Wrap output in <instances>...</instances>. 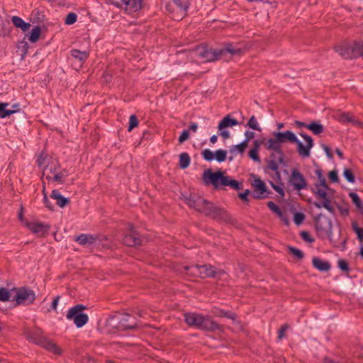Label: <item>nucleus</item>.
<instances>
[{"label":"nucleus","mask_w":363,"mask_h":363,"mask_svg":"<svg viewBox=\"0 0 363 363\" xmlns=\"http://www.w3.org/2000/svg\"><path fill=\"white\" fill-rule=\"evenodd\" d=\"M306 218V216L302 212H295L294 214V222L296 225L302 224Z\"/></svg>","instance_id":"obj_46"},{"label":"nucleus","mask_w":363,"mask_h":363,"mask_svg":"<svg viewBox=\"0 0 363 363\" xmlns=\"http://www.w3.org/2000/svg\"><path fill=\"white\" fill-rule=\"evenodd\" d=\"M207 201V199L196 194H191L189 197L185 198V203L190 208H194L200 213H201V210L204 208Z\"/></svg>","instance_id":"obj_21"},{"label":"nucleus","mask_w":363,"mask_h":363,"mask_svg":"<svg viewBox=\"0 0 363 363\" xmlns=\"http://www.w3.org/2000/svg\"><path fill=\"white\" fill-rule=\"evenodd\" d=\"M9 106L7 102H0V118L9 117L11 115L17 113V110H10L6 108Z\"/></svg>","instance_id":"obj_36"},{"label":"nucleus","mask_w":363,"mask_h":363,"mask_svg":"<svg viewBox=\"0 0 363 363\" xmlns=\"http://www.w3.org/2000/svg\"><path fill=\"white\" fill-rule=\"evenodd\" d=\"M353 60L362 57L363 59V40L352 41Z\"/></svg>","instance_id":"obj_30"},{"label":"nucleus","mask_w":363,"mask_h":363,"mask_svg":"<svg viewBox=\"0 0 363 363\" xmlns=\"http://www.w3.org/2000/svg\"><path fill=\"white\" fill-rule=\"evenodd\" d=\"M279 218L282 221V223L285 225H286V226L289 225L290 221H289L287 214L285 212H284L283 214H281V216H280L279 217Z\"/></svg>","instance_id":"obj_64"},{"label":"nucleus","mask_w":363,"mask_h":363,"mask_svg":"<svg viewBox=\"0 0 363 363\" xmlns=\"http://www.w3.org/2000/svg\"><path fill=\"white\" fill-rule=\"evenodd\" d=\"M238 124L239 123L235 118H233L230 114H228L219 122L218 129L221 130L232 128Z\"/></svg>","instance_id":"obj_29"},{"label":"nucleus","mask_w":363,"mask_h":363,"mask_svg":"<svg viewBox=\"0 0 363 363\" xmlns=\"http://www.w3.org/2000/svg\"><path fill=\"white\" fill-rule=\"evenodd\" d=\"M328 176V179H330V181L331 182L337 183L339 182V177H338V174H337V170L334 169V170L330 171Z\"/></svg>","instance_id":"obj_56"},{"label":"nucleus","mask_w":363,"mask_h":363,"mask_svg":"<svg viewBox=\"0 0 363 363\" xmlns=\"http://www.w3.org/2000/svg\"><path fill=\"white\" fill-rule=\"evenodd\" d=\"M10 291L5 287H0V301L6 302L11 301Z\"/></svg>","instance_id":"obj_44"},{"label":"nucleus","mask_w":363,"mask_h":363,"mask_svg":"<svg viewBox=\"0 0 363 363\" xmlns=\"http://www.w3.org/2000/svg\"><path fill=\"white\" fill-rule=\"evenodd\" d=\"M13 26L17 28H21L22 31L26 32L30 28L29 23L25 22L21 17L14 16L11 18Z\"/></svg>","instance_id":"obj_31"},{"label":"nucleus","mask_w":363,"mask_h":363,"mask_svg":"<svg viewBox=\"0 0 363 363\" xmlns=\"http://www.w3.org/2000/svg\"><path fill=\"white\" fill-rule=\"evenodd\" d=\"M308 130L318 135L324 131V126L318 121H312L308 123Z\"/></svg>","instance_id":"obj_35"},{"label":"nucleus","mask_w":363,"mask_h":363,"mask_svg":"<svg viewBox=\"0 0 363 363\" xmlns=\"http://www.w3.org/2000/svg\"><path fill=\"white\" fill-rule=\"evenodd\" d=\"M352 42L345 41L334 47V50L345 60H353Z\"/></svg>","instance_id":"obj_20"},{"label":"nucleus","mask_w":363,"mask_h":363,"mask_svg":"<svg viewBox=\"0 0 363 363\" xmlns=\"http://www.w3.org/2000/svg\"><path fill=\"white\" fill-rule=\"evenodd\" d=\"M1 28H0V37L9 35L13 27L11 26L10 20L9 18H5L4 20H1Z\"/></svg>","instance_id":"obj_33"},{"label":"nucleus","mask_w":363,"mask_h":363,"mask_svg":"<svg viewBox=\"0 0 363 363\" xmlns=\"http://www.w3.org/2000/svg\"><path fill=\"white\" fill-rule=\"evenodd\" d=\"M299 135L305 140L304 145L291 130L275 131L272 133L274 138H270L267 140L265 147L267 150H273L278 153V162L286 164L285 155L281 148V144L290 143L296 145L298 153L303 158L308 157L311 155V150L314 145V141L311 136L306 133L301 132Z\"/></svg>","instance_id":"obj_1"},{"label":"nucleus","mask_w":363,"mask_h":363,"mask_svg":"<svg viewBox=\"0 0 363 363\" xmlns=\"http://www.w3.org/2000/svg\"><path fill=\"white\" fill-rule=\"evenodd\" d=\"M201 155L207 162L216 160L218 162H223L227 159V151L223 149H218L213 152L209 149H205L202 150Z\"/></svg>","instance_id":"obj_19"},{"label":"nucleus","mask_w":363,"mask_h":363,"mask_svg":"<svg viewBox=\"0 0 363 363\" xmlns=\"http://www.w3.org/2000/svg\"><path fill=\"white\" fill-rule=\"evenodd\" d=\"M77 20V15L74 12H69L65 18V23L66 25H72Z\"/></svg>","instance_id":"obj_49"},{"label":"nucleus","mask_w":363,"mask_h":363,"mask_svg":"<svg viewBox=\"0 0 363 363\" xmlns=\"http://www.w3.org/2000/svg\"><path fill=\"white\" fill-rule=\"evenodd\" d=\"M307 189L308 183L304 175L297 168H292L287 181V191H300Z\"/></svg>","instance_id":"obj_10"},{"label":"nucleus","mask_w":363,"mask_h":363,"mask_svg":"<svg viewBox=\"0 0 363 363\" xmlns=\"http://www.w3.org/2000/svg\"><path fill=\"white\" fill-rule=\"evenodd\" d=\"M67 176V174H64L62 172H57L55 173V174L54 175V177H50L49 175H47L45 177L46 179L48 181H54V182H56L59 184H64L65 183V178Z\"/></svg>","instance_id":"obj_38"},{"label":"nucleus","mask_w":363,"mask_h":363,"mask_svg":"<svg viewBox=\"0 0 363 363\" xmlns=\"http://www.w3.org/2000/svg\"><path fill=\"white\" fill-rule=\"evenodd\" d=\"M251 177L254 178L252 186L254 188L252 197L255 199H264L269 197L272 191L267 189V186L264 181H262L257 175L252 174Z\"/></svg>","instance_id":"obj_13"},{"label":"nucleus","mask_w":363,"mask_h":363,"mask_svg":"<svg viewBox=\"0 0 363 363\" xmlns=\"http://www.w3.org/2000/svg\"><path fill=\"white\" fill-rule=\"evenodd\" d=\"M143 0H119L111 1V4L118 8H122L125 6V11L129 13H133L141 9Z\"/></svg>","instance_id":"obj_17"},{"label":"nucleus","mask_w":363,"mask_h":363,"mask_svg":"<svg viewBox=\"0 0 363 363\" xmlns=\"http://www.w3.org/2000/svg\"><path fill=\"white\" fill-rule=\"evenodd\" d=\"M47 159V155L45 154L44 152H42L37 158V160H36V163L38 164V167H42L44 163H45V160Z\"/></svg>","instance_id":"obj_58"},{"label":"nucleus","mask_w":363,"mask_h":363,"mask_svg":"<svg viewBox=\"0 0 363 363\" xmlns=\"http://www.w3.org/2000/svg\"><path fill=\"white\" fill-rule=\"evenodd\" d=\"M264 139L262 140H255L253 141V147L251 148L255 150H259L261 145L264 144Z\"/></svg>","instance_id":"obj_63"},{"label":"nucleus","mask_w":363,"mask_h":363,"mask_svg":"<svg viewBox=\"0 0 363 363\" xmlns=\"http://www.w3.org/2000/svg\"><path fill=\"white\" fill-rule=\"evenodd\" d=\"M179 166L182 169H186L191 162V158L187 152H182L179 156Z\"/></svg>","instance_id":"obj_37"},{"label":"nucleus","mask_w":363,"mask_h":363,"mask_svg":"<svg viewBox=\"0 0 363 363\" xmlns=\"http://www.w3.org/2000/svg\"><path fill=\"white\" fill-rule=\"evenodd\" d=\"M213 315L218 318H226L233 320V323L236 321L237 314L232 311H225L219 308H214L212 311Z\"/></svg>","instance_id":"obj_26"},{"label":"nucleus","mask_w":363,"mask_h":363,"mask_svg":"<svg viewBox=\"0 0 363 363\" xmlns=\"http://www.w3.org/2000/svg\"><path fill=\"white\" fill-rule=\"evenodd\" d=\"M74 240L83 246H91L96 244L99 240L98 235L92 234H80L75 237Z\"/></svg>","instance_id":"obj_22"},{"label":"nucleus","mask_w":363,"mask_h":363,"mask_svg":"<svg viewBox=\"0 0 363 363\" xmlns=\"http://www.w3.org/2000/svg\"><path fill=\"white\" fill-rule=\"evenodd\" d=\"M43 203L45 204V206L48 208L50 211H53L55 210L54 206L52 204V203L50 201L47 194H45V196H43Z\"/></svg>","instance_id":"obj_57"},{"label":"nucleus","mask_w":363,"mask_h":363,"mask_svg":"<svg viewBox=\"0 0 363 363\" xmlns=\"http://www.w3.org/2000/svg\"><path fill=\"white\" fill-rule=\"evenodd\" d=\"M216 61L224 59L228 60V55L230 57L242 56L245 52V48L239 44L233 43H224L223 47L220 48L213 49Z\"/></svg>","instance_id":"obj_8"},{"label":"nucleus","mask_w":363,"mask_h":363,"mask_svg":"<svg viewBox=\"0 0 363 363\" xmlns=\"http://www.w3.org/2000/svg\"><path fill=\"white\" fill-rule=\"evenodd\" d=\"M202 180L206 186L212 185L216 190H223L226 186L235 190H241L243 187L242 182L233 179L221 169L215 172L211 169H206L202 174Z\"/></svg>","instance_id":"obj_2"},{"label":"nucleus","mask_w":363,"mask_h":363,"mask_svg":"<svg viewBox=\"0 0 363 363\" xmlns=\"http://www.w3.org/2000/svg\"><path fill=\"white\" fill-rule=\"evenodd\" d=\"M50 197L52 199L56 200L57 205L62 208L71 203V201L69 198L62 196L57 189H54L52 191L50 194Z\"/></svg>","instance_id":"obj_25"},{"label":"nucleus","mask_w":363,"mask_h":363,"mask_svg":"<svg viewBox=\"0 0 363 363\" xmlns=\"http://www.w3.org/2000/svg\"><path fill=\"white\" fill-rule=\"evenodd\" d=\"M322 148L323 149L324 152H325V155L328 159H333V154L331 151L330 147L325 144H322Z\"/></svg>","instance_id":"obj_60"},{"label":"nucleus","mask_w":363,"mask_h":363,"mask_svg":"<svg viewBox=\"0 0 363 363\" xmlns=\"http://www.w3.org/2000/svg\"><path fill=\"white\" fill-rule=\"evenodd\" d=\"M269 183L271 187L279 194L281 197H284L285 196L284 191V183H277L275 184L272 181H269Z\"/></svg>","instance_id":"obj_40"},{"label":"nucleus","mask_w":363,"mask_h":363,"mask_svg":"<svg viewBox=\"0 0 363 363\" xmlns=\"http://www.w3.org/2000/svg\"><path fill=\"white\" fill-rule=\"evenodd\" d=\"M338 268L346 273H348L350 271V267L347 261L345 259H339L337 262Z\"/></svg>","instance_id":"obj_50"},{"label":"nucleus","mask_w":363,"mask_h":363,"mask_svg":"<svg viewBox=\"0 0 363 363\" xmlns=\"http://www.w3.org/2000/svg\"><path fill=\"white\" fill-rule=\"evenodd\" d=\"M201 213L214 220L222 222L225 224L234 225L238 223L237 220L233 217L225 208L222 206H217L209 201H207L204 208L201 210Z\"/></svg>","instance_id":"obj_7"},{"label":"nucleus","mask_w":363,"mask_h":363,"mask_svg":"<svg viewBox=\"0 0 363 363\" xmlns=\"http://www.w3.org/2000/svg\"><path fill=\"white\" fill-rule=\"evenodd\" d=\"M250 193H251V191L250 189H245L243 192L238 194V197L243 202L248 203L249 201H250L248 196L250 194Z\"/></svg>","instance_id":"obj_55"},{"label":"nucleus","mask_w":363,"mask_h":363,"mask_svg":"<svg viewBox=\"0 0 363 363\" xmlns=\"http://www.w3.org/2000/svg\"><path fill=\"white\" fill-rule=\"evenodd\" d=\"M311 192L315 195V197L322 200V202L315 201L313 206L318 208H324L330 213H335V209L331 204V198L329 196V192H327L320 189H311Z\"/></svg>","instance_id":"obj_12"},{"label":"nucleus","mask_w":363,"mask_h":363,"mask_svg":"<svg viewBox=\"0 0 363 363\" xmlns=\"http://www.w3.org/2000/svg\"><path fill=\"white\" fill-rule=\"evenodd\" d=\"M25 338L30 342L40 346L46 336L44 335V331L38 327L33 330L26 328L23 333Z\"/></svg>","instance_id":"obj_16"},{"label":"nucleus","mask_w":363,"mask_h":363,"mask_svg":"<svg viewBox=\"0 0 363 363\" xmlns=\"http://www.w3.org/2000/svg\"><path fill=\"white\" fill-rule=\"evenodd\" d=\"M247 125L252 129V130H258V131H261V128H259V125H258V123L257 121V119L255 118V116H252L248 122H247Z\"/></svg>","instance_id":"obj_47"},{"label":"nucleus","mask_w":363,"mask_h":363,"mask_svg":"<svg viewBox=\"0 0 363 363\" xmlns=\"http://www.w3.org/2000/svg\"><path fill=\"white\" fill-rule=\"evenodd\" d=\"M338 121L342 124L352 123L354 126L363 128V122L357 120L354 116L349 112H343L340 114Z\"/></svg>","instance_id":"obj_23"},{"label":"nucleus","mask_w":363,"mask_h":363,"mask_svg":"<svg viewBox=\"0 0 363 363\" xmlns=\"http://www.w3.org/2000/svg\"><path fill=\"white\" fill-rule=\"evenodd\" d=\"M138 119L135 115H131L129 118L128 130L130 132L138 125Z\"/></svg>","instance_id":"obj_51"},{"label":"nucleus","mask_w":363,"mask_h":363,"mask_svg":"<svg viewBox=\"0 0 363 363\" xmlns=\"http://www.w3.org/2000/svg\"><path fill=\"white\" fill-rule=\"evenodd\" d=\"M123 243L128 247H137L142 245L141 235L133 225H129L128 231L123 236Z\"/></svg>","instance_id":"obj_15"},{"label":"nucleus","mask_w":363,"mask_h":363,"mask_svg":"<svg viewBox=\"0 0 363 363\" xmlns=\"http://www.w3.org/2000/svg\"><path fill=\"white\" fill-rule=\"evenodd\" d=\"M267 206L274 213L280 209V208L272 201H268Z\"/></svg>","instance_id":"obj_62"},{"label":"nucleus","mask_w":363,"mask_h":363,"mask_svg":"<svg viewBox=\"0 0 363 363\" xmlns=\"http://www.w3.org/2000/svg\"><path fill=\"white\" fill-rule=\"evenodd\" d=\"M190 137V133L189 132V130H184L179 138H178V142L179 144H182L184 143L185 141H186Z\"/></svg>","instance_id":"obj_53"},{"label":"nucleus","mask_w":363,"mask_h":363,"mask_svg":"<svg viewBox=\"0 0 363 363\" xmlns=\"http://www.w3.org/2000/svg\"><path fill=\"white\" fill-rule=\"evenodd\" d=\"M313 221L316 235L319 239L325 240L328 238L334 247H341L342 250H345L347 238H344L342 242H339L338 238H333V223L330 218L319 213L313 217Z\"/></svg>","instance_id":"obj_4"},{"label":"nucleus","mask_w":363,"mask_h":363,"mask_svg":"<svg viewBox=\"0 0 363 363\" xmlns=\"http://www.w3.org/2000/svg\"><path fill=\"white\" fill-rule=\"evenodd\" d=\"M312 264L314 268L323 272H328L331 268V265L328 262L324 261L318 257H314L313 258Z\"/></svg>","instance_id":"obj_28"},{"label":"nucleus","mask_w":363,"mask_h":363,"mask_svg":"<svg viewBox=\"0 0 363 363\" xmlns=\"http://www.w3.org/2000/svg\"><path fill=\"white\" fill-rule=\"evenodd\" d=\"M18 50L21 51V59L23 60L24 57L28 54L29 45L28 43L25 40V39L22 40L21 41L18 42L17 45Z\"/></svg>","instance_id":"obj_39"},{"label":"nucleus","mask_w":363,"mask_h":363,"mask_svg":"<svg viewBox=\"0 0 363 363\" xmlns=\"http://www.w3.org/2000/svg\"><path fill=\"white\" fill-rule=\"evenodd\" d=\"M184 271L187 275L195 278L202 279L213 278L220 279L226 274V272L220 268H218L211 264L186 265L184 267Z\"/></svg>","instance_id":"obj_6"},{"label":"nucleus","mask_w":363,"mask_h":363,"mask_svg":"<svg viewBox=\"0 0 363 363\" xmlns=\"http://www.w3.org/2000/svg\"><path fill=\"white\" fill-rule=\"evenodd\" d=\"M41 31L40 26H34L29 32L28 35H27L28 40L33 43H36L40 39Z\"/></svg>","instance_id":"obj_34"},{"label":"nucleus","mask_w":363,"mask_h":363,"mask_svg":"<svg viewBox=\"0 0 363 363\" xmlns=\"http://www.w3.org/2000/svg\"><path fill=\"white\" fill-rule=\"evenodd\" d=\"M184 320L189 326L204 332H222L223 325L213 320L210 315H204L199 313L188 312L184 314Z\"/></svg>","instance_id":"obj_5"},{"label":"nucleus","mask_w":363,"mask_h":363,"mask_svg":"<svg viewBox=\"0 0 363 363\" xmlns=\"http://www.w3.org/2000/svg\"><path fill=\"white\" fill-rule=\"evenodd\" d=\"M352 230L356 233L357 240L360 242H363V228H360L357 221L354 220L352 222Z\"/></svg>","instance_id":"obj_41"},{"label":"nucleus","mask_w":363,"mask_h":363,"mask_svg":"<svg viewBox=\"0 0 363 363\" xmlns=\"http://www.w3.org/2000/svg\"><path fill=\"white\" fill-rule=\"evenodd\" d=\"M70 53L72 57L78 60L82 63L84 62L89 56V52L81 51L78 49L71 50Z\"/></svg>","instance_id":"obj_32"},{"label":"nucleus","mask_w":363,"mask_h":363,"mask_svg":"<svg viewBox=\"0 0 363 363\" xmlns=\"http://www.w3.org/2000/svg\"><path fill=\"white\" fill-rule=\"evenodd\" d=\"M24 226L38 237H45L48 234L50 225L42 222H30L25 220Z\"/></svg>","instance_id":"obj_18"},{"label":"nucleus","mask_w":363,"mask_h":363,"mask_svg":"<svg viewBox=\"0 0 363 363\" xmlns=\"http://www.w3.org/2000/svg\"><path fill=\"white\" fill-rule=\"evenodd\" d=\"M86 309V306L83 304H77L69 308L66 318L68 320H72L77 328H82L85 325L89 320L87 314L83 312Z\"/></svg>","instance_id":"obj_11"},{"label":"nucleus","mask_w":363,"mask_h":363,"mask_svg":"<svg viewBox=\"0 0 363 363\" xmlns=\"http://www.w3.org/2000/svg\"><path fill=\"white\" fill-rule=\"evenodd\" d=\"M198 55L206 62H215V55L213 49H208L206 47L197 48Z\"/></svg>","instance_id":"obj_27"},{"label":"nucleus","mask_w":363,"mask_h":363,"mask_svg":"<svg viewBox=\"0 0 363 363\" xmlns=\"http://www.w3.org/2000/svg\"><path fill=\"white\" fill-rule=\"evenodd\" d=\"M248 156L254 162H260V157L259 155V151L250 149L248 152Z\"/></svg>","instance_id":"obj_54"},{"label":"nucleus","mask_w":363,"mask_h":363,"mask_svg":"<svg viewBox=\"0 0 363 363\" xmlns=\"http://www.w3.org/2000/svg\"><path fill=\"white\" fill-rule=\"evenodd\" d=\"M138 327V320L134 315L127 313L116 312L106 320V328L108 334L134 330Z\"/></svg>","instance_id":"obj_3"},{"label":"nucleus","mask_w":363,"mask_h":363,"mask_svg":"<svg viewBox=\"0 0 363 363\" xmlns=\"http://www.w3.org/2000/svg\"><path fill=\"white\" fill-rule=\"evenodd\" d=\"M189 6V0H172L165 4V9L170 13H180L181 16H185Z\"/></svg>","instance_id":"obj_14"},{"label":"nucleus","mask_w":363,"mask_h":363,"mask_svg":"<svg viewBox=\"0 0 363 363\" xmlns=\"http://www.w3.org/2000/svg\"><path fill=\"white\" fill-rule=\"evenodd\" d=\"M60 165L58 163V162L57 161V164H54L53 166H50L49 164H48L45 167V170H49V172L50 173H57V169H60Z\"/></svg>","instance_id":"obj_61"},{"label":"nucleus","mask_w":363,"mask_h":363,"mask_svg":"<svg viewBox=\"0 0 363 363\" xmlns=\"http://www.w3.org/2000/svg\"><path fill=\"white\" fill-rule=\"evenodd\" d=\"M343 177L350 183L355 182V177L350 169L345 168L343 170Z\"/></svg>","instance_id":"obj_45"},{"label":"nucleus","mask_w":363,"mask_h":363,"mask_svg":"<svg viewBox=\"0 0 363 363\" xmlns=\"http://www.w3.org/2000/svg\"><path fill=\"white\" fill-rule=\"evenodd\" d=\"M240 147V144L231 146L230 149V153L235 154V152L237 151L238 153L242 154L245 152V150H243L242 147Z\"/></svg>","instance_id":"obj_59"},{"label":"nucleus","mask_w":363,"mask_h":363,"mask_svg":"<svg viewBox=\"0 0 363 363\" xmlns=\"http://www.w3.org/2000/svg\"><path fill=\"white\" fill-rule=\"evenodd\" d=\"M267 164L266 165V167L264 168V172L266 173H267V170L268 169H270L273 172H277V170H279V164H280L278 160H275L274 159H269L268 160H267Z\"/></svg>","instance_id":"obj_42"},{"label":"nucleus","mask_w":363,"mask_h":363,"mask_svg":"<svg viewBox=\"0 0 363 363\" xmlns=\"http://www.w3.org/2000/svg\"><path fill=\"white\" fill-rule=\"evenodd\" d=\"M349 196L352 199V203L354 204L356 208H360L362 203L361 199L358 194L355 192H350Z\"/></svg>","instance_id":"obj_48"},{"label":"nucleus","mask_w":363,"mask_h":363,"mask_svg":"<svg viewBox=\"0 0 363 363\" xmlns=\"http://www.w3.org/2000/svg\"><path fill=\"white\" fill-rule=\"evenodd\" d=\"M288 252L290 255H293L298 259H302L304 257V253L302 252V250L295 247L289 246Z\"/></svg>","instance_id":"obj_43"},{"label":"nucleus","mask_w":363,"mask_h":363,"mask_svg":"<svg viewBox=\"0 0 363 363\" xmlns=\"http://www.w3.org/2000/svg\"><path fill=\"white\" fill-rule=\"evenodd\" d=\"M11 291H16V295L11 300L15 301V306L30 305L36 298L34 291L28 286L14 287Z\"/></svg>","instance_id":"obj_9"},{"label":"nucleus","mask_w":363,"mask_h":363,"mask_svg":"<svg viewBox=\"0 0 363 363\" xmlns=\"http://www.w3.org/2000/svg\"><path fill=\"white\" fill-rule=\"evenodd\" d=\"M40 347L57 355H61L62 353V349L53 340L47 337H45L43 343Z\"/></svg>","instance_id":"obj_24"},{"label":"nucleus","mask_w":363,"mask_h":363,"mask_svg":"<svg viewBox=\"0 0 363 363\" xmlns=\"http://www.w3.org/2000/svg\"><path fill=\"white\" fill-rule=\"evenodd\" d=\"M300 236L303 240L308 243H313L315 241V239L311 235L310 233L306 230L301 231Z\"/></svg>","instance_id":"obj_52"}]
</instances>
